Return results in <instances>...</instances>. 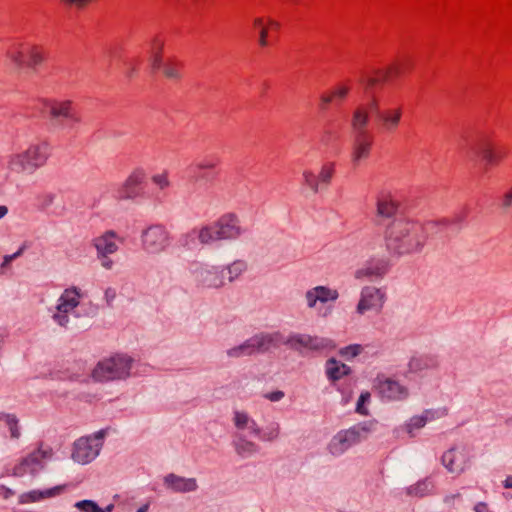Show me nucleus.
Listing matches in <instances>:
<instances>
[{
	"label": "nucleus",
	"mask_w": 512,
	"mask_h": 512,
	"mask_svg": "<svg viewBox=\"0 0 512 512\" xmlns=\"http://www.w3.org/2000/svg\"><path fill=\"white\" fill-rule=\"evenodd\" d=\"M44 61V53L42 49L35 45L26 46V62L25 66L35 69Z\"/></svg>",
	"instance_id": "nucleus-36"
},
{
	"label": "nucleus",
	"mask_w": 512,
	"mask_h": 512,
	"mask_svg": "<svg viewBox=\"0 0 512 512\" xmlns=\"http://www.w3.org/2000/svg\"><path fill=\"white\" fill-rule=\"evenodd\" d=\"M374 387L383 399L389 401H402L409 396L407 387L392 378L378 376Z\"/></svg>",
	"instance_id": "nucleus-18"
},
{
	"label": "nucleus",
	"mask_w": 512,
	"mask_h": 512,
	"mask_svg": "<svg viewBox=\"0 0 512 512\" xmlns=\"http://www.w3.org/2000/svg\"><path fill=\"white\" fill-rule=\"evenodd\" d=\"M370 122V115L367 107L358 105L352 112L350 126L353 132V143L351 161L355 166L370 156L372 138L367 128Z\"/></svg>",
	"instance_id": "nucleus-2"
},
{
	"label": "nucleus",
	"mask_w": 512,
	"mask_h": 512,
	"mask_svg": "<svg viewBox=\"0 0 512 512\" xmlns=\"http://www.w3.org/2000/svg\"><path fill=\"white\" fill-rule=\"evenodd\" d=\"M21 152L27 160L30 168L35 173L38 169L46 165L51 154V148L48 142L40 141L30 144Z\"/></svg>",
	"instance_id": "nucleus-19"
},
{
	"label": "nucleus",
	"mask_w": 512,
	"mask_h": 512,
	"mask_svg": "<svg viewBox=\"0 0 512 512\" xmlns=\"http://www.w3.org/2000/svg\"><path fill=\"white\" fill-rule=\"evenodd\" d=\"M473 511L474 512H493L489 506L488 503L486 502H477L474 506H473Z\"/></svg>",
	"instance_id": "nucleus-58"
},
{
	"label": "nucleus",
	"mask_w": 512,
	"mask_h": 512,
	"mask_svg": "<svg viewBox=\"0 0 512 512\" xmlns=\"http://www.w3.org/2000/svg\"><path fill=\"white\" fill-rule=\"evenodd\" d=\"M351 369L344 363L337 361L335 358H330L326 361L325 372L327 378L331 381L340 380L343 376L350 373Z\"/></svg>",
	"instance_id": "nucleus-33"
},
{
	"label": "nucleus",
	"mask_w": 512,
	"mask_h": 512,
	"mask_svg": "<svg viewBox=\"0 0 512 512\" xmlns=\"http://www.w3.org/2000/svg\"><path fill=\"white\" fill-rule=\"evenodd\" d=\"M24 247H20L15 253L11 255H5L3 258L2 267L8 266L13 260L20 257L24 252Z\"/></svg>",
	"instance_id": "nucleus-56"
},
{
	"label": "nucleus",
	"mask_w": 512,
	"mask_h": 512,
	"mask_svg": "<svg viewBox=\"0 0 512 512\" xmlns=\"http://www.w3.org/2000/svg\"><path fill=\"white\" fill-rule=\"evenodd\" d=\"M448 414L447 408H439V409H426L424 410L420 416L423 420H425V423L434 421L436 419L445 417Z\"/></svg>",
	"instance_id": "nucleus-46"
},
{
	"label": "nucleus",
	"mask_w": 512,
	"mask_h": 512,
	"mask_svg": "<svg viewBox=\"0 0 512 512\" xmlns=\"http://www.w3.org/2000/svg\"><path fill=\"white\" fill-rule=\"evenodd\" d=\"M82 298L81 290L78 287L72 286L66 288L57 300L51 318L60 327H68L70 323V316L78 317L76 309L80 304Z\"/></svg>",
	"instance_id": "nucleus-5"
},
{
	"label": "nucleus",
	"mask_w": 512,
	"mask_h": 512,
	"mask_svg": "<svg viewBox=\"0 0 512 512\" xmlns=\"http://www.w3.org/2000/svg\"><path fill=\"white\" fill-rule=\"evenodd\" d=\"M384 239L388 252L400 257L422 252L427 235L421 225L399 218L386 227Z\"/></svg>",
	"instance_id": "nucleus-1"
},
{
	"label": "nucleus",
	"mask_w": 512,
	"mask_h": 512,
	"mask_svg": "<svg viewBox=\"0 0 512 512\" xmlns=\"http://www.w3.org/2000/svg\"><path fill=\"white\" fill-rule=\"evenodd\" d=\"M140 241L143 252L155 256L167 251L171 245V236L163 225L154 224L142 230Z\"/></svg>",
	"instance_id": "nucleus-8"
},
{
	"label": "nucleus",
	"mask_w": 512,
	"mask_h": 512,
	"mask_svg": "<svg viewBox=\"0 0 512 512\" xmlns=\"http://www.w3.org/2000/svg\"><path fill=\"white\" fill-rule=\"evenodd\" d=\"M65 5L83 8V0H61Z\"/></svg>",
	"instance_id": "nucleus-62"
},
{
	"label": "nucleus",
	"mask_w": 512,
	"mask_h": 512,
	"mask_svg": "<svg viewBox=\"0 0 512 512\" xmlns=\"http://www.w3.org/2000/svg\"><path fill=\"white\" fill-rule=\"evenodd\" d=\"M9 429L10 438L12 440H18L21 437V427L19 419L15 414H6L4 415L3 420Z\"/></svg>",
	"instance_id": "nucleus-39"
},
{
	"label": "nucleus",
	"mask_w": 512,
	"mask_h": 512,
	"mask_svg": "<svg viewBox=\"0 0 512 512\" xmlns=\"http://www.w3.org/2000/svg\"><path fill=\"white\" fill-rule=\"evenodd\" d=\"M142 169L134 170L117 191V198L122 200L135 199L140 194V186L145 180Z\"/></svg>",
	"instance_id": "nucleus-24"
},
{
	"label": "nucleus",
	"mask_w": 512,
	"mask_h": 512,
	"mask_svg": "<svg viewBox=\"0 0 512 512\" xmlns=\"http://www.w3.org/2000/svg\"><path fill=\"white\" fill-rule=\"evenodd\" d=\"M215 224L220 240H234L245 232L239 219L233 214L222 216Z\"/></svg>",
	"instance_id": "nucleus-21"
},
{
	"label": "nucleus",
	"mask_w": 512,
	"mask_h": 512,
	"mask_svg": "<svg viewBox=\"0 0 512 512\" xmlns=\"http://www.w3.org/2000/svg\"><path fill=\"white\" fill-rule=\"evenodd\" d=\"M191 273L196 284L202 288L219 289L225 285L224 266L196 264Z\"/></svg>",
	"instance_id": "nucleus-13"
},
{
	"label": "nucleus",
	"mask_w": 512,
	"mask_h": 512,
	"mask_svg": "<svg viewBox=\"0 0 512 512\" xmlns=\"http://www.w3.org/2000/svg\"><path fill=\"white\" fill-rule=\"evenodd\" d=\"M198 237L195 231V228L182 234L179 238V242L182 246L192 249L197 244Z\"/></svg>",
	"instance_id": "nucleus-48"
},
{
	"label": "nucleus",
	"mask_w": 512,
	"mask_h": 512,
	"mask_svg": "<svg viewBox=\"0 0 512 512\" xmlns=\"http://www.w3.org/2000/svg\"><path fill=\"white\" fill-rule=\"evenodd\" d=\"M232 421L238 431L248 430L253 436L260 435L261 427L246 411H234Z\"/></svg>",
	"instance_id": "nucleus-28"
},
{
	"label": "nucleus",
	"mask_w": 512,
	"mask_h": 512,
	"mask_svg": "<svg viewBox=\"0 0 512 512\" xmlns=\"http://www.w3.org/2000/svg\"><path fill=\"white\" fill-rule=\"evenodd\" d=\"M164 486L174 493L194 492L198 489L195 478H186L174 473L167 474L163 479Z\"/></svg>",
	"instance_id": "nucleus-26"
},
{
	"label": "nucleus",
	"mask_w": 512,
	"mask_h": 512,
	"mask_svg": "<svg viewBox=\"0 0 512 512\" xmlns=\"http://www.w3.org/2000/svg\"><path fill=\"white\" fill-rule=\"evenodd\" d=\"M388 261L384 258H372L355 270L354 278L357 280L382 278L388 271Z\"/></svg>",
	"instance_id": "nucleus-22"
},
{
	"label": "nucleus",
	"mask_w": 512,
	"mask_h": 512,
	"mask_svg": "<svg viewBox=\"0 0 512 512\" xmlns=\"http://www.w3.org/2000/svg\"><path fill=\"white\" fill-rule=\"evenodd\" d=\"M249 339L254 353H256L266 352L271 348L279 347L282 344L285 345L286 337H284L280 331H274L258 333Z\"/></svg>",
	"instance_id": "nucleus-23"
},
{
	"label": "nucleus",
	"mask_w": 512,
	"mask_h": 512,
	"mask_svg": "<svg viewBox=\"0 0 512 512\" xmlns=\"http://www.w3.org/2000/svg\"><path fill=\"white\" fill-rule=\"evenodd\" d=\"M363 347L360 344H351L340 349L339 353L346 359H352L361 354Z\"/></svg>",
	"instance_id": "nucleus-50"
},
{
	"label": "nucleus",
	"mask_w": 512,
	"mask_h": 512,
	"mask_svg": "<svg viewBox=\"0 0 512 512\" xmlns=\"http://www.w3.org/2000/svg\"><path fill=\"white\" fill-rule=\"evenodd\" d=\"M26 46L24 44H17L11 46L6 51L7 64L16 72H20L25 67Z\"/></svg>",
	"instance_id": "nucleus-31"
},
{
	"label": "nucleus",
	"mask_w": 512,
	"mask_h": 512,
	"mask_svg": "<svg viewBox=\"0 0 512 512\" xmlns=\"http://www.w3.org/2000/svg\"><path fill=\"white\" fill-rule=\"evenodd\" d=\"M512 204V190L507 192L504 197H503V200H502V206L504 208H508L510 207Z\"/></svg>",
	"instance_id": "nucleus-61"
},
{
	"label": "nucleus",
	"mask_w": 512,
	"mask_h": 512,
	"mask_svg": "<svg viewBox=\"0 0 512 512\" xmlns=\"http://www.w3.org/2000/svg\"><path fill=\"white\" fill-rule=\"evenodd\" d=\"M74 507L80 512H105L95 501L88 499L77 501Z\"/></svg>",
	"instance_id": "nucleus-45"
},
{
	"label": "nucleus",
	"mask_w": 512,
	"mask_h": 512,
	"mask_svg": "<svg viewBox=\"0 0 512 512\" xmlns=\"http://www.w3.org/2000/svg\"><path fill=\"white\" fill-rule=\"evenodd\" d=\"M135 360L126 354H116L100 360L91 372L95 382L125 381L132 376Z\"/></svg>",
	"instance_id": "nucleus-4"
},
{
	"label": "nucleus",
	"mask_w": 512,
	"mask_h": 512,
	"mask_svg": "<svg viewBox=\"0 0 512 512\" xmlns=\"http://www.w3.org/2000/svg\"><path fill=\"white\" fill-rule=\"evenodd\" d=\"M385 302V292L375 286H364L356 305V313L364 315L368 311L379 312Z\"/></svg>",
	"instance_id": "nucleus-17"
},
{
	"label": "nucleus",
	"mask_w": 512,
	"mask_h": 512,
	"mask_svg": "<svg viewBox=\"0 0 512 512\" xmlns=\"http://www.w3.org/2000/svg\"><path fill=\"white\" fill-rule=\"evenodd\" d=\"M285 345L299 352H322L336 347L334 341L330 338L304 333H290L285 339Z\"/></svg>",
	"instance_id": "nucleus-11"
},
{
	"label": "nucleus",
	"mask_w": 512,
	"mask_h": 512,
	"mask_svg": "<svg viewBox=\"0 0 512 512\" xmlns=\"http://www.w3.org/2000/svg\"><path fill=\"white\" fill-rule=\"evenodd\" d=\"M56 198L57 196L53 192H43L39 194L37 196L39 208L41 210H46L47 208L54 204Z\"/></svg>",
	"instance_id": "nucleus-49"
},
{
	"label": "nucleus",
	"mask_w": 512,
	"mask_h": 512,
	"mask_svg": "<svg viewBox=\"0 0 512 512\" xmlns=\"http://www.w3.org/2000/svg\"><path fill=\"white\" fill-rule=\"evenodd\" d=\"M226 354L230 358H240L243 356H250L254 354L250 339H247L240 345L234 346L226 351Z\"/></svg>",
	"instance_id": "nucleus-40"
},
{
	"label": "nucleus",
	"mask_w": 512,
	"mask_h": 512,
	"mask_svg": "<svg viewBox=\"0 0 512 512\" xmlns=\"http://www.w3.org/2000/svg\"><path fill=\"white\" fill-rule=\"evenodd\" d=\"M425 425V420L420 415H415L407 420L404 425L396 428L394 433L399 434L401 431H405L412 438L416 436V431L422 429Z\"/></svg>",
	"instance_id": "nucleus-35"
},
{
	"label": "nucleus",
	"mask_w": 512,
	"mask_h": 512,
	"mask_svg": "<svg viewBox=\"0 0 512 512\" xmlns=\"http://www.w3.org/2000/svg\"><path fill=\"white\" fill-rule=\"evenodd\" d=\"M350 88L347 85H338L331 92L333 99L337 98L339 100H343L349 93Z\"/></svg>",
	"instance_id": "nucleus-54"
},
{
	"label": "nucleus",
	"mask_w": 512,
	"mask_h": 512,
	"mask_svg": "<svg viewBox=\"0 0 512 512\" xmlns=\"http://www.w3.org/2000/svg\"><path fill=\"white\" fill-rule=\"evenodd\" d=\"M263 397L271 402H279L285 397V393L282 390H276L263 394Z\"/></svg>",
	"instance_id": "nucleus-55"
},
{
	"label": "nucleus",
	"mask_w": 512,
	"mask_h": 512,
	"mask_svg": "<svg viewBox=\"0 0 512 512\" xmlns=\"http://www.w3.org/2000/svg\"><path fill=\"white\" fill-rule=\"evenodd\" d=\"M364 106V104H361ZM367 110L374 111L376 113V117L382 131L386 133H393L396 131L401 123L402 119V108L395 107L387 110L380 111L379 103L376 98H373L369 104L365 105Z\"/></svg>",
	"instance_id": "nucleus-16"
},
{
	"label": "nucleus",
	"mask_w": 512,
	"mask_h": 512,
	"mask_svg": "<svg viewBox=\"0 0 512 512\" xmlns=\"http://www.w3.org/2000/svg\"><path fill=\"white\" fill-rule=\"evenodd\" d=\"M441 464L448 473L459 476L466 472L471 464L469 450L463 445H455L441 456Z\"/></svg>",
	"instance_id": "nucleus-14"
},
{
	"label": "nucleus",
	"mask_w": 512,
	"mask_h": 512,
	"mask_svg": "<svg viewBox=\"0 0 512 512\" xmlns=\"http://www.w3.org/2000/svg\"><path fill=\"white\" fill-rule=\"evenodd\" d=\"M505 488H512V475L508 476L504 481Z\"/></svg>",
	"instance_id": "nucleus-64"
},
{
	"label": "nucleus",
	"mask_w": 512,
	"mask_h": 512,
	"mask_svg": "<svg viewBox=\"0 0 512 512\" xmlns=\"http://www.w3.org/2000/svg\"><path fill=\"white\" fill-rule=\"evenodd\" d=\"M281 434V427L277 421H272L261 428L260 435H256L263 442H274Z\"/></svg>",
	"instance_id": "nucleus-37"
},
{
	"label": "nucleus",
	"mask_w": 512,
	"mask_h": 512,
	"mask_svg": "<svg viewBox=\"0 0 512 512\" xmlns=\"http://www.w3.org/2000/svg\"><path fill=\"white\" fill-rule=\"evenodd\" d=\"M151 181L161 192H164L171 186L169 173L166 170L152 175Z\"/></svg>",
	"instance_id": "nucleus-42"
},
{
	"label": "nucleus",
	"mask_w": 512,
	"mask_h": 512,
	"mask_svg": "<svg viewBox=\"0 0 512 512\" xmlns=\"http://www.w3.org/2000/svg\"><path fill=\"white\" fill-rule=\"evenodd\" d=\"M64 488V485H58L45 490H31L29 492L22 493L19 496V503L28 504L39 502L47 498H52L57 495H60L63 492Z\"/></svg>",
	"instance_id": "nucleus-29"
},
{
	"label": "nucleus",
	"mask_w": 512,
	"mask_h": 512,
	"mask_svg": "<svg viewBox=\"0 0 512 512\" xmlns=\"http://www.w3.org/2000/svg\"><path fill=\"white\" fill-rule=\"evenodd\" d=\"M33 174L21 151L5 156L0 166V182L4 183L17 185L20 180Z\"/></svg>",
	"instance_id": "nucleus-9"
},
{
	"label": "nucleus",
	"mask_w": 512,
	"mask_h": 512,
	"mask_svg": "<svg viewBox=\"0 0 512 512\" xmlns=\"http://www.w3.org/2000/svg\"><path fill=\"white\" fill-rule=\"evenodd\" d=\"M51 124L61 131H73L81 122L70 100L52 101L47 104Z\"/></svg>",
	"instance_id": "nucleus-7"
},
{
	"label": "nucleus",
	"mask_w": 512,
	"mask_h": 512,
	"mask_svg": "<svg viewBox=\"0 0 512 512\" xmlns=\"http://www.w3.org/2000/svg\"><path fill=\"white\" fill-rule=\"evenodd\" d=\"M335 168L333 163H325L322 165L319 174L316 176L319 182V191L325 189L332 180Z\"/></svg>",
	"instance_id": "nucleus-38"
},
{
	"label": "nucleus",
	"mask_w": 512,
	"mask_h": 512,
	"mask_svg": "<svg viewBox=\"0 0 512 512\" xmlns=\"http://www.w3.org/2000/svg\"><path fill=\"white\" fill-rule=\"evenodd\" d=\"M116 298V290L112 287H108L104 292V300L108 306H111Z\"/></svg>",
	"instance_id": "nucleus-57"
},
{
	"label": "nucleus",
	"mask_w": 512,
	"mask_h": 512,
	"mask_svg": "<svg viewBox=\"0 0 512 512\" xmlns=\"http://www.w3.org/2000/svg\"><path fill=\"white\" fill-rule=\"evenodd\" d=\"M14 495V491L4 485L0 486V496L4 499H8Z\"/></svg>",
	"instance_id": "nucleus-59"
},
{
	"label": "nucleus",
	"mask_w": 512,
	"mask_h": 512,
	"mask_svg": "<svg viewBox=\"0 0 512 512\" xmlns=\"http://www.w3.org/2000/svg\"><path fill=\"white\" fill-rule=\"evenodd\" d=\"M332 100H333L332 94H323L320 97L321 108L325 109L332 102Z\"/></svg>",
	"instance_id": "nucleus-60"
},
{
	"label": "nucleus",
	"mask_w": 512,
	"mask_h": 512,
	"mask_svg": "<svg viewBox=\"0 0 512 512\" xmlns=\"http://www.w3.org/2000/svg\"><path fill=\"white\" fill-rule=\"evenodd\" d=\"M377 428L376 420L355 424L348 429L338 431L328 442L327 452L333 457H340L353 446L366 440Z\"/></svg>",
	"instance_id": "nucleus-3"
},
{
	"label": "nucleus",
	"mask_w": 512,
	"mask_h": 512,
	"mask_svg": "<svg viewBox=\"0 0 512 512\" xmlns=\"http://www.w3.org/2000/svg\"><path fill=\"white\" fill-rule=\"evenodd\" d=\"M339 298L337 289L328 286L318 285L308 289L304 294L306 306L309 309H317L318 303L326 304L335 302Z\"/></svg>",
	"instance_id": "nucleus-20"
},
{
	"label": "nucleus",
	"mask_w": 512,
	"mask_h": 512,
	"mask_svg": "<svg viewBox=\"0 0 512 512\" xmlns=\"http://www.w3.org/2000/svg\"><path fill=\"white\" fill-rule=\"evenodd\" d=\"M471 150L474 154L482 157L487 164H495L501 156L495 151L492 142L487 138L478 139Z\"/></svg>",
	"instance_id": "nucleus-30"
},
{
	"label": "nucleus",
	"mask_w": 512,
	"mask_h": 512,
	"mask_svg": "<svg viewBox=\"0 0 512 512\" xmlns=\"http://www.w3.org/2000/svg\"><path fill=\"white\" fill-rule=\"evenodd\" d=\"M119 243H123V239L113 230H108L93 239L92 245L96 249L97 259L104 269L111 270L114 267V261L110 256L119 250Z\"/></svg>",
	"instance_id": "nucleus-12"
},
{
	"label": "nucleus",
	"mask_w": 512,
	"mask_h": 512,
	"mask_svg": "<svg viewBox=\"0 0 512 512\" xmlns=\"http://www.w3.org/2000/svg\"><path fill=\"white\" fill-rule=\"evenodd\" d=\"M376 216L380 219H391L396 215L398 203L388 191L381 190L376 195Z\"/></svg>",
	"instance_id": "nucleus-25"
},
{
	"label": "nucleus",
	"mask_w": 512,
	"mask_h": 512,
	"mask_svg": "<svg viewBox=\"0 0 512 512\" xmlns=\"http://www.w3.org/2000/svg\"><path fill=\"white\" fill-rule=\"evenodd\" d=\"M136 73H137V70L134 66H132V65L128 66L127 71H126V76L128 78L134 77Z\"/></svg>",
	"instance_id": "nucleus-63"
},
{
	"label": "nucleus",
	"mask_w": 512,
	"mask_h": 512,
	"mask_svg": "<svg viewBox=\"0 0 512 512\" xmlns=\"http://www.w3.org/2000/svg\"><path fill=\"white\" fill-rule=\"evenodd\" d=\"M253 26L258 31V34H259V39H258L259 45L261 47H266L268 45V40H267L268 30H267L266 26L264 25L263 19L255 18L253 20Z\"/></svg>",
	"instance_id": "nucleus-44"
},
{
	"label": "nucleus",
	"mask_w": 512,
	"mask_h": 512,
	"mask_svg": "<svg viewBox=\"0 0 512 512\" xmlns=\"http://www.w3.org/2000/svg\"><path fill=\"white\" fill-rule=\"evenodd\" d=\"M376 73L379 76L378 82H387L392 75L396 76L400 73V68L397 65H392L384 70H378Z\"/></svg>",
	"instance_id": "nucleus-51"
},
{
	"label": "nucleus",
	"mask_w": 512,
	"mask_h": 512,
	"mask_svg": "<svg viewBox=\"0 0 512 512\" xmlns=\"http://www.w3.org/2000/svg\"><path fill=\"white\" fill-rule=\"evenodd\" d=\"M302 177L304 185H306L314 194L319 192V182L317 181L316 175L311 170H304Z\"/></svg>",
	"instance_id": "nucleus-47"
},
{
	"label": "nucleus",
	"mask_w": 512,
	"mask_h": 512,
	"mask_svg": "<svg viewBox=\"0 0 512 512\" xmlns=\"http://www.w3.org/2000/svg\"><path fill=\"white\" fill-rule=\"evenodd\" d=\"M370 401V393L363 392L360 394L357 404H356V412L360 415H368V409L365 407V404Z\"/></svg>",
	"instance_id": "nucleus-52"
},
{
	"label": "nucleus",
	"mask_w": 512,
	"mask_h": 512,
	"mask_svg": "<svg viewBox=\"0 0 512 512\" xmlns=\"http://www.w3.org/2000/svg\"><path fill=\"white\" fill-rule=\"evenodd\" d=\"M218 163L219 160L216 157H203L195 162L193 170L195 173L202 170H212L218 165Z\"/></svg>",
	"instance_id": "nucleus-43"
},
{
	"label": "nucleus",
	"mask_w": 512,
	"mask_h": 512,
	"mask_svg": "<svg viewBox=\"0 0 512 512\" xmlns=\"http://www.w3.org/2000/svg\"><path fill=\"white\" fill-rule=\"evenodd\" d=\"M163 42L158 38L153 39L151 43V49L149 51V64L151 66L152 72H156L157 70H162V73L165 77L172 80H178L181 78L180 74V63L168 60L163 62L162 59V50H163Z\"/></svg>",
	"instance_id": "nucleus-15"
},
{
	"label": "nucleus",
	"mask_w": 512,
	"mask_h": 512,
	"mask_svg": "<svg viewBox=\"0 0 512 512\" xmlns=\"http://www.w3.org/2000/svg\"><path fill=\"white\" fill-rule=\"evenodd\" d=\"M53 456V449L44 444H40L37 449L23 457L13 468L12 475L23 477L26 474L35 476L40 470L44 469L45 462Z\"/></svg>",
	"instance_id": "nucleus-10"
},
{
	"label": "nucleus",
	"mask_w": 512,
	"mask_h": 512,
	"mask_svg": "<svg viewBox=\"0 0 512 512\" xmlns=\"http://www.w3.org/2000/svg\"><path fill=\"white\" fill-rule=\"evenodd\" d=\"M232 446L236 455L241 459L252 458L260 451V446L256 442L249 440L242 433L234 435Z\"/></svg>",
	"instance_id": "nucleus-27"
},
{
	"label": "nucleus",
	"mask_w": 512,
	"mask_h": 512,
	"mask_svg": "<svg viewBox=\"0 0 512 512\" xmlns=\"http://www.w3.org/2000/svg\"><path fill=\"white\" fill-rule=\"evenodd\" d=\"M225 273L228 274V281L233 282L240 275H242L247 269V263L243 260H235L231 264L224 267Z\"/></svg>",
	"instance_id": "nucleus-41"
},
{
	"label": "nucleus",
	"mask_w": 512,
	"mask_h": 512,
	"mask_svg": "<svg viewBox=\"0 0 512 512\" xmlns=\"http://www.w3.org/2000/svg\"><path fill=\"white\" fill-rule=\"evenodd\" d=\"M105 430L77 439L73 444L71 457L74 462L85 465L95 460L103 447Z\"/></svg>",
	"instance_id": "nucleus-6"
},
{
	"label": "nucleus",
	"mask_w": 512,
	"mask_h": 512,
	"mask_svg": "<svg viewBox=\"0 0 512 512\" xmlns=\"http://www.w3.org/2000/svg\"><path fill=\"white\" fill-rule=\"evenodd\" d=\"M195 231L198 237V242L202 245H208L217 240H220L215 223L202 226L200 228H195Z\"/></svg>",
	"instance_id": "nucleus-34"
},
{
	"label": "nucleus",
	"mask_w": 512,
	"mask_h": 512,
	"mask_svg": "<svg viewBox=\"0 0 512 512\" xmlns=\"http://www.w3.org/2000/svg\"><path fill=\"white\" fill-rule=\"evenodd\" d=\"M435 483L429 478H423L406 488V494L412 497L422 498L435 493Z\"/></svg>",
	"instance_id": "nucleus-32"
},
{
	"label": "nucleus",
	"mask_w": 512,
	"mask_h": 512,
	"mask_svg": "<svg viewBox=\"0 0 512 512\" xmlns=\"http://www.w3.org/2000/svg\"><path fill=\"white\" fill-rule=\"evenodd\" d=\"M460 500H462V494L460 492L450 493L443 497V503L450 508H454L456 502Z\"/></svg>",
	"instance_id": "nucleus-53"
}]
</instances>
